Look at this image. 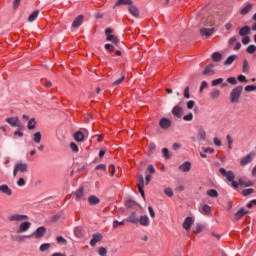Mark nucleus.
Returning a JSON list of instances; mask_svg holds the SVG:
<instances>
[{
    "label": "nucleus",
    "mask_w": 256,
    "mask_h": 256,
    "mask_svg": "<svg viewBox=\"0 0 256 256\" xmlns=\"http://www.w3.org/2000/svg\"><path fill=\"white\" fill-rule=\"evenodd\" d=\"M243 92V86H237L230 93V101L231 103H239V97H241V93Z\"/></svg>",
    "instance_id": "nucleus-1"
},
{
    "label": "nucleus",
    "mask_w": 256,
    "mask_h": 256,
    "mask_svg": "<svg viewBox=\"0 0 256 256\" xmlns=\"http://www.w3.org/2000/svg\"><path fill=\"white\" fill-rule=\"evenodd\" d=\"M28 169L29 165H27V163L17 162L14 165L13 175L17 177V173H27Z\"/></svg>",
    "instance_id": "nucleus-2"
},
{
    "label": "nucleus",
    "mask_w": 256,
    "mask_h": 256,
    "mask_svg": "<svg viewBox=\"0 0 256 256\" xmlns=\"http://www.w3.org/2000/svg\"><path fill=\"white\" fill-rule=\"evenodd\" d=\"M27 219H29V216L25 214H12L8 216V221H10L11 223L13 222L21 223V221H27Z\"/></svg>",
    "instance_id": "nucleus-3"
},
{
    "label": "nucleus",
    "mask_w": 256,
    "mask_h": 256,
    "mask_svg": "<svg viewBox=\"0 0 256 256\" xmlns=\"http://www.w3.org/2000/svg\"><path fill=\"white\" fill-rule=\"evenodd\" d=\"M45 233H47V229L44 226H40L39 228L36 229V231L32 234V235H28V236H24L27 239H31V237H34L36 239H41L42 237H44Z\"/></svg>",
    "instance_id": "nucleus-4"
},
{
    "label": "nucleus",
    "mask_w": 256,
    "mask_h": 256,
    "mask_svg": "<svg viewBox=\"0 0 256 256\" xmlns=\"http://www.w3.org/2000/svg\"><path fill=\"white\" fill-rule=\"evenodd\" d=\"M205 139H207V132L205 129L199 127L197 130L196 138L192 137V141H205Z\"/></svg>",
    "instance_id": "nucleus-5"
},
{
    "label": "nucleus",
    "mask_w": 256,
    "mask_h": 256,
    "mask_svg": "<svg viewBox=\"0 0 256 256\" xmlns=\"http://www.w3.org/2000/svg\"><path fill=\"white\" fill-rule=\"evenodd\" d=\"M253 159H255V153L251 152L240 159V165L242 167H245V165H249V163H252Z\"/></svg>",
    "instance_id": "nucleus-6"
},
{
    "label": "nucleus",
    "mask_w": 256,
    "mask_h": 256,
    "mask_svg": "<svg viewBox=\"0 0 256 256\" xmlns=\"http://www.w3.org/2000/svg\"><path fill=\"white\" fill-rule=\"evenodd\" d=\"M30 229H31V222L24 221L19 224L17 228V233H27V231Z\"/></svg>",
    "instance_id": "nucleus-7"
},
{
    "label": "nucleus",
    "mask_w": 256,
    "mask_h": 256,
    "mask_svg": "<svg viewBox=\"0 0 256 256\" xmlns=\"http://www.w3.org/2000/svg\"><path fill=\"white\" fill-rule=\"evenodd\" d=\"M219 172L221 173V175H223L226 179H227V181H233V180H235V173L233 172V171H227V170H225V168H220L219 169Z\"/></svg>",
    "instance_id": "nucleus-8"
},
{
    "label": "nucleus",
    "mask_w": 256,
    "mask_h": 256,
    "mask_svg": "<svg viewBox=\"0 0 256 256\" xmlns=\"http://www.w3.org/2000/svg\"><path fill=\"white\" fill-rule=\"evenodd\" d=\"M138 191L142 195L143 199H145V191L143 190V187H145V179L143 178V175H138Z\"/></svg>",
    "instance_id": "nucleus-9"
},
{
    "label": "nucleus",
    "mask_w": 256,
    "mask_h": 256,
    "mask_svg": "<svg viewBox=\"0 0 256 256\" xmlns=\"http://www.w3.org/2000/svg\"><path fill=\"white\" fill-rule=\"evenodd\" d=\"M5 121L11 127H21V120H19V117H9V118H6Z\"/></svg>",
    "instance_id": "nucleus-10"
},
{
    "label": "nucleus",
    "mask_w": 256,
    "mask_h": 256,
    "mask_svg": "<svg viewBox=\"0 0 256 256\" xmlns=\"http://www.w3.org/2000/svg\"><path fill=\"white\" fill-rule=\"evenodd\" d=\"M0 193L11 197V195H13V190L7 184H2L0 185Z\"/></svg>",
    "instance_id": "nucleus-11"
},
{
    "label": "nucleus",
    "mask_w": 256,
    "mask_h": 256,
    "mask_svg": "<svg viewBox=\"0 0 256 256\" xmlns=\"http://www.w3.org/2000/svg\"><path fill=\"white\" fill-rule=\"evenodd\" d=\"M172 115L177 117V119H181V117H183V108L181 106H174L172 109Z\"/></svg>",
    "instance_id": "nucleus-12"
},
{
    "label": "nucleus",
    "mask_w": 256,
    "mask_h": 256,
    "mask_svg": "<svg viewBox=\"0 0 256 256\" xmlns=\"http://www.w3.org/2000/svg\"><path fill=\"white\" fill-rule=\"evenodd\" d=\"M138 223H140V225H142V227H149L151 221L149 220V216H147V215H142V216H140V218L138 219Z\"/></svg>",
    "instance_id": "nucleus-13"
},
{
    "label": "nucleus",
    "mask_w": 256,
    "mask_h": 256,
    "mask_svg": "<svg viewBox=\"0 0 256 256\" xmlns=\"http://www.w3.org/2000/svg\"><path fill=\"white\" fill-rule=\"evenodd\" d=\"M101 239H103V236L100 233L93 234L92 239L90 240L91 247H95Z\"/></svg>",
    "instance_id": "nucleus-14"
},
{
    "label": "nucleus",
    "mask_w": 256,
    "mask_h": 256,
    "mask_svg": "<svg viewBox=\"0 0 256 256\" xmlns=\"http://www.w3.org/2000/svg\"><path fill=\"white\" fill-rule=\"evenodd\" d=\"M213 33H215V28H202L200 30V35L204 37H211Z\"/></svg>",
    "instance_id": "nucleus-15"
},
{
    "label": "nucleus",
    "mask_w": 256,
    "mask_h": 256,
    "mask_svg": "<svg viewBox=\"0 0 256 256\" xmlns=\"http://www.w3.org/2000/svg\"><path fill=\"white\" fill-rule=\"evenodd\" d=\"M161 129H169L171 127V120L168 118H162L159 122Z\"/></svg>",
    "instance_id": "nucleus-16"
},
{
    "label": "nucleus",
    "mask_w": 256,
    "mask_h": 256,
    "mask_svg": "<svg viewBox=\"0 0 256 256\" xmlns=\"http://www.w3.org/2000/svg\"><path fill=\"white\" fill-rule=\"evenodd\" d=\"M180 171H183V173H189L191 171V162H184L182 165L179 166Z\"/></svg>",
    "instance_id": "nucleus-17"
},
{
    "label": "nucleus",
    "mask_w": 256,
    "mask_h": 256,
    "mask_svg": "<svg viewBox=\"0 0 256 256\" xmlns=\"http://www.w3.org/2000/svg\"><path fill=\"white\" fill-rule=\"evenodd\" d=\"M251 33V28L249 26H244L239 30L240 37H247Z\"/></svg>",
    "instance_id": "nucleus-18"
},
{
    "label": "nucleus",
    "mask_w": 256,
    "mask_h": 256,
    "mask_svg": "<svg viewBox=\"0 0 256 256\" xmlns=\"http://www.w3.org/2000/svg\"><path fill=\"white\" fill-rule=\"evenodd\" d=\"M191 225H193V218L187 217L183 222L184 229H186V231H189V229H191Z\"/></svg>",
    "instance_id": "nucleus-19"
},
{
    "label": "nucleus",
    "mask_w": 256,
    "mask_h": 256,
    "mask_svg": "<svg viewBox=\"0 0 256 256\" xmlns=\"http://www.w3.org/2000/svg\"><path fill=\"white\" fill-rule=\"evenodd\" d=\"M82 23H83V15H80L74 20V22L72 23V27H74V29H77L81 27Z\"/></svg>",
    "instance_id": "nucleus-20"
},
{
    "label": "nucleus",
    "mask_w": 256,
    "mask_h": 256,
    "mask_svg": "<svg viewBox=\"0 0 256 256\" xmlns=\"http://www.w3.org/2000/svg\"><path fill=\"white\" fill-rule=\"evenodd\" d=\"M239 185L240 187H253V181L240 178Z\"/></svg>",
    "instance_id": "nucleus-21"
},
{
    "label": "nucleus",
    "mask_w": 256,
    "mask_h": 256,
    "mask_svg": "<svg viewBox=\"0 0 256 256\" xmlns=\"http://www.w3.org/2000/svg\"><path fill=\"white\" fill-rule=\"evenodd\" d=\"M73 195L76 199V201H81V199H83V188H79L78 190H76L75 192H73Z\"/></svg>",
    "instance_id": "nucleus-22"
},
{
    "label": "nucleus",
    "mask_w": 256,
    "mask_h": 256,
    "mask_svg": "<svg viewBox=\"0 0 256 256\" xmlns=\"http://www.w3.org/2000/svg\"><path fill=\"white\" fill-rule=\"evenodd\" d=\"M128 9L133 17H139V8H137L135 5H130Z\"/></svg>",
    "instance_id": "nucleus-23"
},
{
    "label": "nucleus",
    "mask_w": 256,
    "mask_h": 256,
    "mask_svg": "<svg viewBox=\"0 0 256 256\" xmlns=\"http://www.w3.org/2000/svg\"><path fill=\"white\" fill-rule=\"evenodd\" d=\"M247 213H249V210H246L245 208H240L235 215L237 219H241V217H245Z\"/></svg>",
    "instance_id": "nucleus-24"
},
{
    "label": "nucleus",
    "mask_w": 256,
    "mask_h": 256,
    "mask_svg": "<svg viewBox=\"0 0 256 256\" xmlns=\"http://www.w3.org/2000/svg\"><path fill=\"white\" fill-rule=\"evenodd\" d=\"M213 64L207 66L204 71H203V75H208V76H211V75H215V71L213 70Z\"/></svg>",
    "instance_id": "nucleus-25"
},
{
    "label": "nucleus",
    "mask_w": 256,
    "mask_h": 256,
    "mask_svg": "<svg viewBox=\"0 0 256 256\" xmlns=\"http://www.w3.org/2000/svg\"><path fill=\"white\" fill-rule=\"evenodd\" d=\"M126 221H128V223L137 224V223H139V218H137V216L135 215V213H132V214L126 219Z\"/></svg>",
    "instance_id": "nucleus-26"
},
{
    "label": "nucleus",
    "mask_w": 256,
    "mask_h": 256,
    "mask_svg": "<svg viewBox=\"0 0 256 256\" xmlns=\"http://www.w3.org/2000/svg\"><path fill=\"white\" fill-rule=\"evenodd\" d=\"M89 205H99L100 200L97 198V196H90L88 198Z\"/></svg>",
    "instance_id": "nucleus-27"
},
{
    "label": "nucleus",
    "mask_w": 256,
    "mask_h": 256,
    "mask_svg": "<svg viewBox=\"0 0 256 256\" xmlns=\"http://www.w3.org/2000/svg\"><path fill=\"white\" fill-rule=\"evenodd\" d=\"M251 9H253V5L247 4L244 8L241 9L240 14L247 15V13H249L251 11Z\"/></svg>",
    "instance_id": "nucleus-28"
},
{
    "label": "nucleus",
    "mask_w": 256,
    "mask_h": 256,
    "mask_svg": "<svg viewBox=\"0 0 256 256\" xmlns=\"http://www.w3.org/2000/svg\"><path fill=\"white\" fill-rule=\"evenodd\" d=\"M200 212L202 213V215H209L211 213V206L204 204Z\"/></svg>",
    "instance_id": "nucleus-29"
},
{
    "label": "nucleus",
    "mask_w": 256,
    "mask_h": 256,
    "mask_svg": "<svg viewBox=\"0 0 256 256\" xmlns=\"http://www.w3.org/2000/svg\"><path fill=\"white\" fill-rule=\"evenodd\" d=\"M74 139L75 141H77L78 143H81V141H83V139H85V135L82 134V132L78 131L74 134Z\"/></svg>",
    "instance_id": "nucleus-30"
},
{
    "label": "nucleus",
    "mask_w": 256,
    "mask_h": 256,
    "mask_svg": "<svg viewBox=\"0 0 256 256\" xmlns=\"http://www.w3.org/2000/svg\"><path fill=\"white\" fill-rule=\"evenodd\" d=\"M39 17V10L34 11L30 16L28 17L29 23H33Z\"/></svg>",
    "instance_id": "nucleus-31"
},
{
    "label": "nucleus",
    "mask_w": 256,
    "mask_h": 256,
    "mask_svg": "<svg viewBox=\"0 0 256 256\" xmlns=\"http://www.w3.org/2000/svg\"><path fill=\"white\" fill-rule=\"evenodd\" d=\"M221 95V91L214 89L210 92L211 99H219V96Z\"/></svg>",
    "instance_id": "nucleus-32"
},
{
    "label": "nucleus",
    "mask_w": 256,
    "mask_h": 256,
    "mask_svg": "<svg viewBox=\"0 0 256 256\" xmlns=\"http://www.w3.org/2000/svg\"><path fill=\"white\" fill-rule=\"evenodd\" d=\"M206 195H208V197L217 198L219 197V192H217L215 189H210L206 192Z\"/></svg>",
    "instance_id": "nucleus-33"
},
{
    "label": "nucleus",
    "mask_w": 256,
    "mask_h": 256,
    "mask_svg": "<svg viewBox=\"0 0 256 256\" xmlns=\"http://www.w3.org/2000/svg\"><path fill=\"white\" fill-rule=\"evenodd\" d=\"M119 5H133V0H118L116 2V6H119Z\"/></svg>",
    "instance_id": "nucleus-34"
},
{
    "label": "nucleus",
    "mask_w": 256,
    "mask_h": 256,
    "mask_svg": "<svg viewBox=\"0 0 256 256\" xmlns=\"http://www.w3.org/2000/svg\"><path fill=\"white\" fill-rule=\"evenodd\" d=\"M253 193H255V190L253 188L244 189L242 191L243 197H247L249 195H253Z\"/></svg>",
    "instance_id": "nucleus-35"
},
{
    "label": "nucleus",
    "mask_w": 256,
    "mask_h": 256,
    "mask_svg": "<svg viewBox=\"0 0 256 256\" xmlns=\"http://www.w3.org/2000/svg\"><path fill=\"white\" fill-rule=\"evenodd\" d=\"M256 51V46L251 44L246 48V53H248L249 55H253V53H255Z\"/></svg>",
    "instance_id": "nucleus-36"
},
{
    "label": "nucleus",
    "mask_w": 256,
    "mask_h": 256,
    "mask_svg": "<svg viewBox=\"0 0 256 256\" xmlns=\"http://www.w3.org/2000/svg\"><path fill=\"white\" fill-rule=\"evenodd\" d=\"M35 125H37V122L35 121V118H32L28 121V129L31 131L35 129Z\"/></svg>",
    "instance_id": "nucleus-37"
},
{
    "label": "nucleus",
    "mask_w": 256,
    "mask_h": 256,
    "mask_svg": "<svg viewBox=\"0 0 256 256\" xmlns=\"http://www.w3.org/2000/svg\"><path fill=\"white\" fill-rule=\"evenodd\" d=\"M34 143H41V132H36L33 135Z\"/></svg>",
    "instance_id": "nucleus-38"
},
{
    "label": "nucleus",
    "mask_w": 256,
    "mask_h": 256,
    "mask_svg": "<svg viewBox=\"0 0 256 256\" xmlns=\"http://www.w3.org/2000/svg\"><path fill=\"white\" fill-rule=\"evenodd\" d=\"M235 59H237V55H231L229 56L226 61L224 62V64L226 65H231L233 63V61H235Z\"/></svg>",
    "instance_id": "nucleus-39"
},
{
    "label": "nucleus",
    "mask_w": 256,
    "mask_h": 256,
    "mask_svg": "<svg viewBox=\"0 0 256 256\" xmlns=\"http://www.w3.org/2000/svg\"><path fill=\"white\" fill-rule=\"evenodd\" d=\"M48 249H51V244L50 243H44L40 246V251L42 253H45V251H48Z\"/></svg>",
    "instance_id": "nucleus-40"
},
{
    "label": "nucleus",
    "mask_w": 256,
    "mask_h": 256,
    "mask_svg": "<svg viewBox=\"0 0 256 256\" xmlns=\"http://www.w3.org/2000/svg\"><path fill=\"white\" fill-rule=\"evenodd\" d=\"M242 71L243 73H249V62L247 60L243 61Z\"/></svg>",
    "instance_id": "nucleus-41"
},
{
    "label": "nucleus",
    "mask_w": 256,
    "mask_h": 256,
    "mask_svg": "<svg viewBox=\"0 0 256 256\" xmlns=\"http://www.w3.org/2000/svg\"><path fill=\"white\" fill-rule=\"evenodd\" d=\"M221 53H219V52H215V53H213V55H212V59H213V61H215L216 63H219V61H221Z\"/></svg>",
    "instance_id": "nucleus-42"
},
{
    "label": "nucleus",
    "mask_w": 256,
    "mask_h": 256,
    "mask_svg": "<svg viewBox=\"0 0 256 256\" xmlns=\"http://www.w3.org/2000/svg\"><path fill=\"white\" fill-rule=\"evenodd\" d=\"M106 39H107V41H110L111 43H115V44L119 43V39L116 38L115 35H108Z\"/></svg>",
    "instance_id": "nucleus-43"
},
{
    "label": "nucleus",
    "mask_w": 256,
    "mask_h": 256,
    "mask_svg": "<svg viewBox=\"0 0 256 256\" xmlns=\"http://www.w3.org/2000/svg\"><path fill=\"white\" fill-rule=\"evenodd\" d=\"M98 255H100V256H107V248L99 247L98 248Z\"/></svg>",
    "instance_id": "nucleus-44"
},
{
    "label": "nucleus",
    "mask_w": 256,
    "mask_h": 256,
    "mask_svg": "<svg viewBox=\"0 0 256 256\" xmlns=\"http://www.w3.org/2000/svg\"><path fill=\"white\" fill-rule=\"evenodd\" d=\"M223 83V78H218L212 81V87H217V85H221Z\"/></svg>",
    "instance_id": "nucleus-45"
},
{
    "label": "nucleus",
    "mask_w": 256,
    "mask_h": 256,
    "mask_svg": "<svg viewBox=\"0 0 256 256\" xmlns=\"http://www.w3.org/2000/svg\"><path fill=\"white\" fill-rule=\"evenodd\" d=\"M242 43L243 45H249V43H251V38L249 36H243Z\"/></svg>",
    "instance_id": "nucleus-46"
},
{
    "label": "nucleus",
    "mask_w": 256,
    "mask_h": 256,
    "mask_svg": "<svg viewBox=\"0 0 256 256\" xmlns=\"http://www.w3.org/2000/svg\"><path fill=\"white\" fill-rule=\"evenodd\" d=\"M70 149H72L74 153H77L79 151V147L77 146V144H75V142L70 143Z\"/></svg>",
    "instance_id": "nucleus-47"
},
{
    "label": "nucleus",
    "mask_w": 256,
    "mask_h": 256,
    "mask_svg": "<svg viewBox=\"0 0 256 256\" xmlns=\"http://www.w3.org/2000/svg\"><path fill=\"white\" fill-rule=\"evenodd\" d=\"M119 225H125V222H123V221L119 222V220H114L113 221L114 229H117V227H119Z\"/></svg>",
    "instance_id": "nucleus-48"
},
{
    "label": "nucleus",
    "mask_w": 256,
    "mask_h": 256,
    "mask_svg": "<svg viewBox=\"0 0 256 256\" xmlns=\"http://www.w3.org/2000/svg\"><path fill=\"white\" fill-rule=\"evenodd\" d=\"M164 193L167 195V197H173V190H171V188H166Z\"/></svg>",
    "instance_id": "nucleus-49"
},
{
    "label": "nucleus",
    "mask_w": 256,
    "mask_h": 256,
    "mask_svg": "<svg viewBox=\"0 0 256 256\" xmlns=\"http://www.w3.org/2000/svg\"><path fill=\"white\" fill-rule=\"evenodd\" d=\"M227 83H230V85H237V79H235V77H230L227 79Z\"/></svg>",
    "instance_id": "nucleus-50"
},
{
    "label": "nucleus",
    "mask_w": 256,
    "mask_h": 256,
    "mask_svg": "<svg viewBox=\"0 0 256 256\" xmlns=\"http://www.w3.org/2000/svg\"><path fill=\"white\" fill-rule=\"evenodd\" d=\"M184 121H193V113H189L183 117Z\"/></svg>",
    "instance_id": "nucleus-51"
},
{
    "label": "nucleus",
    "mask_w": 256,
    "mask_h": 256,
    "mask_svg": "<svg viewBox=\"0 0 256 256\" xmlns=\"http://www.w3.org/2000/svg\"><path fill=\"white\" fill-rule=\"evenodd\" d=\"M18 187H25V179L24 178H19L17 181Z\"/></svg>",
    "instance_id": "nucleus-52"
},
{
    "label": "nucleus",
    "mask_w": 256,
    "mask_h": 256,
    "mask_svg": "<svg viewBox=\"0 0 256 256\" xmlns=\"http://www.w3.org/2000/svg\"><path fill=\"white\" fill-rule=\"evenodd\" d=\"M184 97H185V99H190V97H191V95L189 94V86H187L184 89Z\"/></svg>",
    "instance_id": "nucleus-53"
},
{
    "label": "nucleus",
    "mask_w": 256,
    "mask_h": 256,
    "mask_svg": "<svg viewBox=\"0 0 256 256\" xmlns=\"http://www.w3.org/2000/svg\"><path fill=\"white\" fill-rule=\"evenodd\" d=\"M149 215L152 219H155V211L153 210V207H148Z\"/></svg>",
    "instance_id": "nucleus-54"
},
{
    "label": "nucleus",
    "mask_w": 256,
    "mask_h": 256,
    "mask_svg": "<svg viewBox=\"0 0 256 256\" xmlns=\"http://www.w3.org/2000/svg\"><path fill=\"white\" fill-rule=\"evenodd\" d=\"M125 80V76L120 77L118 80L114 81L113 85H121Z\"/></svg>",
    "instance_id": "nucleus-55"
},
{
    "label": "nucleus",
    "mask_w": 256,
    "mask_h": 256,
    "mask_svg": "<svg viewBox=\"0 0 256 256\" xmlns=\"http://www.w3.org/2000/svg\"><path fill=\"white\" fill-rule=\"evenodd\" d=\"M195 107V101L190 100L187 102V109H193Z\"/></svg>",
    "instance_id": "nucleus-56"
},
{
    "label": "nucleus",
    "mask_w": 256,
    "mask_h": 256,
    "mask_svg": "<svg viewBox=\"0 0 256 256\" xmlns=\"http://www.w3.org/2000/svg\"><path fill=\"white\" fill-rule=\"evenodd\" d=\"M162 153L165 159H169V150L167 148H163Z\"/></svg>",
    "instance_id": "nucleus-57"
},
{
    "label": "nucleus",
    "mask_w": 256,
    "mask_h": 256,
    "mask_svg": "<svg viewBox=\"0 0 256 256\" xmlns=\"http://www.w3.org/2000/svg\"><path fill=\"white\" fill-rule=\"evenodd\" d=\"M213 143L216 145V147H221V140L219 138L215 137L213 139Z\"/></svg>",
    "instance_id": "nucleus-58"
},
{
    "label": "nucleus",
    "mask_w": 256,
    "mask_h": 256,
    "mask_svg": "<svg viewBox=\"0 0 256 256\" xmlns=\"http://www.w3.org/2000/svg\"><path fill=\"white\" fill-rule=\"evenodd\" d=\"M207 87H208L207 81H202L200 86V93L203 92V89H207Z\"/></svg>",
    "instance_id": "nucleus-59"
},
{
    "label": "nucleus",
    "mask_w": 256,
    "mask_h": 256,
    "mask_svg": "<svg viewBox=\"0 0 256 256\" xmlns=\"http://www.w3.org/2000/svg\"><path fill=\"white\" fill-rule=\"evenodd\" d=\"M256 86L255 85H248L245 87V91H255Z\"/></svg>",
    "instance_id": "nucleus-60"
},
{
    "label": "nucleus",
    "mask_w": 256,
    "mask_h": 256,
    "mask_svg": "<svg viewBox=\"0 0 256 256\" xmlns=\"http://www.w3.org/2000/svg\"><path fill=\"white\" fill-rule=\"evenodd\" d=\"M105 49H107L108 51H110V53H113L114 51V47L112 44H106L105 45Z\"/></svg>",
    "instance_id": "nucleus-61"
},
{
    "label": "nucleus",
    "mask_w": 256,
    "mask_h": 256,
    "mask_svg": "<svg viewBox=\"0 0 256 256\" xmlns=\"http://www.w3.org/2000/svg\"><path fill=\"white\" fill-rule=\"evenodd\" d=\"M99 169H102L103 171H105L107 169V165L99 164L98 166H96V170L99 171Z\"/></svg>",
    "instance_id": "nucleus-62"
},
{
    "label": "nucleus",
    "mask_w": 256,
    "mask_h": 256,
    "mask_svg": "<svg viewBox=\"0 0 256 256\" xmlns=\"http://www.w3.org/2000/svg\"><path fill=\"white\" fill-rule=\"evenodd\" d=\"M201 224H197L196 227L194 228L193 232L194 233H201Z\"/></svg>",
    "instance_id": "nucleus-63"
},
{
    "label": "nucleus",
    "mask_w": 256,
    "mask_h": 256,
    "mask_svg": "<svg viewBox=\"0 0 256 256\" xmlns=\"http://www.w3.org/2000/svg\"><path fill=\"white\" fill-rule=\"evenodd\" d=\"M204 152H205V153L213 154V153H215V150H214L213 148H211V147H208V148H205V149H204Z\"/></svg>",
    "instance_id": "nucleus-64"
}]
</instances>
